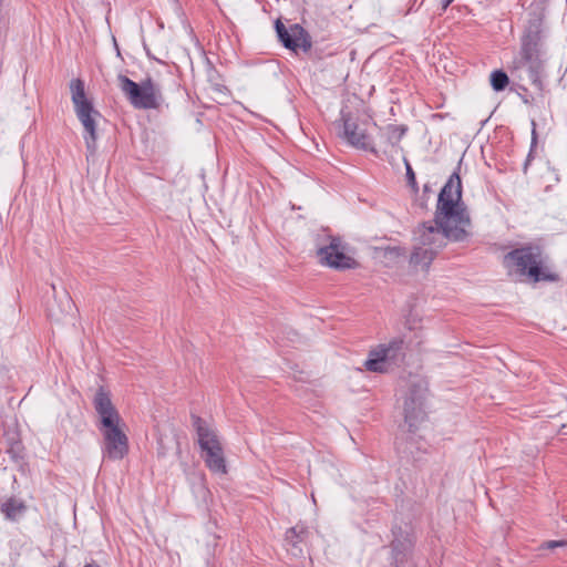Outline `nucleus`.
I'll return each instance as SVG.
<instances>
[{
	"label": "nucleus",
	"instance_id": "obj_1",
	"mask_svg": "<svg viewBox=\"0 0 567 567\" xmlns=\"http://www.w3.org/2000/svg\"><path fill=\"white\" fill-rule=\"evenodd\" d=\"M461 198V178L454 173L440 192L434 219L423 223L414 231L410 266L426 270L449 240L462 241L468 236L471 219Z\"/></svg>",
	"mask_w": 567,
	"mask_h": 567
},
{
	"label": "nucleus",
	"instance_id": "obj_2",
	"mask_svg": "<svg viewBox=\"0 0 567 567\" xmlns=\"http://www.w3.org/2000/svg\"><path fill=\"white\" fill-rule=\"evenodd\" d=\"M71 100L74 106V112L83 126V138L87 152L94 154L97 141V118L101 113L94 107L93 102L87 97L84 82L81 79H73L70 82Z\"/></svg>",
	"mask_w": 567,
	"mask_h": 567
},
{
	"label": "nucleus",
	"instance_id": "obj_3",
	"mask_svg": "<svg viewBox=\"0 0 567 567\" xmlns=\"http://www.w3.org/2000/svg\"><path fill=\"white\" fill-rule=\"evenodd\" d=\"M504 265L511 275L527 277L534 282L554 280L553 275L542 270L540 251L535 247L514 249L504 256Z\"/></svg>",
	"mask_w": 567,
	"mask_h": 567
},
{
	"label": "nucleus",
	"instance_id": "obj_4",
	"mask_svg": "<svg viewBox=\"0 0 567 567\" xmlns=\"http://www.w3.org/2000/svg\"><path fill=\"white\" fill-rule=\"evenodd\" d=\"M117 80L120 89L135 109L150 110L159 107L162 103L161 90L151 79H146L141 84H137L127 76L120 74Z\"/></svg>",
	"mask_w": 567,
	"mask_h": 567
},
{
	"label": "nucleus",
	"instance_id": "obj_5",
	"mask_svg": "<svg viewBox=\"0 0 567 567\" xmlns=\"http://www.w3.org/2000/svg\"><path fill=\"white\" fill-rule=\"evenodd\" d=\"M192 422L197 434L202 456L206 457V461H225L224 445L216 427L196 415L192 416Z\"/></svg>",
	"mask_w": 567,
	"mask_h": 567
},
{
	"label": "nucleus",
	"instance_id": "obj_6",
	"mask_svg": "<svg viewBox=\"0 0 567 567\" xmlns=\"http://www.w3.org/2000/svg\"><path fill=\"white\" fill-rule=\"evenodd\" d=\"M338 136L354 148L378 154L371 136L353 118L350 112L341 110L340 118L336 121Z\"/></svg>",
	"mask_w": 567,
	"mask_h": 567
},
{
	"label": "nucleus",
	"instance_id": "obj_7",
	"mask_svg": "<svg viewBox=\"0 0 567 567\" xmlns=\"http://www.w3.org/2000/svg\"><path fill=\"white\" fill-rule=\"evenodd\" d=\"M542 54L540 51L520 47L518 55L512 62V70L520 79H527L532 83L538 82L543 70Z\"/></svg>",
	"mask_w": 567,
	"mask_h": 567
},
{
	"label": "nucleus",
	"instance_id": "obj_8",
	"mask_svg": "<svg viewBox=\"0 0 567 567\" xmlns=\"http://www.w3.org/2000/svg\"><path fill=\"white\" fill-rule=\"evenodd\" d=\"M392 533L394 537L391 543L392 565L394 567H402L414 547L415 535L412 527L408 525L404 527L395 526Z\"/></svg>",
	"mask_w": 567,
	"mask_h": 567
},
{
	"label": "nucleus",
	"instance_id": "obj_9",
	"mask_svg": "<svg viewBox=\"0 0 567 567\" xmlns=\"http://www.w3.org/2000/svg\"><path fill=\"white\" fill-rule=\"evenodd\" d=\"M104 439L105 452L110 458L122 460L128 451V440L123 431L122 423L110 426H100Z\"/></svg>",
	"mask_w": 567,
	"mask_h": 567
},
{
	"label": "nucleus",
	"instance_id": "obj_10",
	"mask_svg": "<svg viewBox=\"0 0 567 567\" xmlns=\"http://www.w3.org/2000/svg\"><path fill=\"white\" fill-rule=\"evenodd\" d=\"M425 390L421 385L413 386L404 400V420L409 431L413 432L424 420L423 402Z\"/></svg>",
	"mask_w": 567,
	"mask_h": 567
},
{
	"label": "nucleus",
	"instance_id": "obj_11",
	"mask_svg": "<svg viewBox=\"0 0 567 567\" xmlns=\"http://www.w3.org/2000/svg\"><path fill=\"white\" fill-rule=\"evenodd\" d=\"M317 255L321 264L336 269H349L355 265L354 259L344 254L338 238H331L329 245L318 249Z\"/></svg>",
	"mask_w": 567,
	"mask_h": 567
},
{
	"label": "nucleus",
	"instance_id": "obj_12",
	"mask_svg": "<svg viewBox=\"0 0 567 567\" xmlns=\"http://www.w3.org/2000/svg\"><path fill=\"white\" fill-rule=\"evenodd\" d=\"M275 27L277 35L285 48L295 52L299 49L306 52L311 48L307 32L299 24H293L287 29L280 20H277Z\"/></svg>",
	"mask_w": 567,
	"mask_h": 567
},
{
	"label": "nucleus",
	"instance_id": "obj_13",
	"mask_svg": "<svg viewBox=\"0 0 567 567\" xmlns=\"http://www.w3.org/2000/svg\"><path fill=\"white\" fill-rule=\"evenodd\" d=\"M93 405L96 414L99 415L101 426H110L114 423H122V419L112 402L111 393L103 386L96 391Z\"/></svg>",
	"mask_w": 567,
	"mask_h": 567
},
{
	"label": "nucleus",
	"instance_id": "obj_14",
	"mask_svg": "<svg viewBox=\"0 0 567 567\" xmlns=\"http://www.w3.org/2000/svg\"><path fill=\"white\" fill-rule=\"evenodd\" d=\"M546 38L543 19L535 16L529 19L526 31L522 38V47L544 51V40Z\"/></svg>",
	"mask_w": 567,
	"mask_h": 567
},
{
	"label": "nucleus",
	"instance_id": "obj_15",
	"mask_svg": "<svg viewBox=\"0 0 567 567\" xmlns=\"http://www.w3.org/2000/svg\"><path fill=\"white\" fill-rule=\"evenodd\" d=\"M308 535L309 530L302 524H297L296 526L289 528L285 534L287 550H290L295 556L300 555L302 550L299 545L306 542Z\"/></svg>",
	"mask_w": 567,
	"mask_h": 567
},
{
	"label": "nucleus",
	"instance_id": "obj_16",
	"mask_svg": "<svg viewBox=\"0 0 567 567\" xmlns=\"http://www.w3.org/2000/svg\"><path fill=\"white\" fill-rule=\"evenodd\" d=\"M378 349L382 352V355L386 359L391 368L404 358L402 339H394L388 344H379Z\"/></svg>",
	"mask_w": 567,
	"mask_h": 567
},
{
	"label": "nucleus",
	"instance_id": "obj_17",
	"mask_svg": "<svg viewBox=\"0 0 567 567\" xmlns=\"http://www.w3.org/2000/svg\"><path fill=\"white\" fill-rule=\"evenodd\" d=\"M363 367L370 372L384 373L391 369L382 352L375 347L369 352L368 359L364 361Z\"/></svg>",
	"mask_w": 567,
	"mask_h": 567
},
{
	"label": "nucleus",
	"instance_id": "obj_18",
	"mask_svg": "<svg viewBox=\"0 0 567 567\" xmlns=\"http://www.w3.org/2000/svg\"><path fill=\"white\" fill-rule=\"evenodd\" d=\"M25 504L14 497L8 498L1 505V512L4 514V517L11 522L18 520V518H20L25 513Z\"/></svg>",
	"mask_w": 567,
	"mask_h": 567
},
{
	"label": "nucleus",
	"instance_id": "obj_19",
	"mask_svg": "<svg viewBox=\"0 0 567 567\" xmlns=\"http://www.w3.org/2000/svg\"><path fill=\"white\" fill-rule=\"evenodd\" d=\"M406 133V126L390 124L382 130L381 138L384 140V144L391 147L399 145L401 140Z\"/></svg>",
	"mask_w": 567,
	"mask_h": 567
},
{
	"label": "nucleus",
	"instance_id": "obj_20",
	"mask_svg": "<svg viewBox=\"0 0 567 567\" xmlns=\"http://www.w3.org/2000/svg\"><path fill=\"white\" fill-rule=\"evenodd\" d=\"M509 83L508 76L502 70L493 71L491 74V85L492 87L499 92L503 91Z\"/></svg>",
	"mask_w": 567,
	"mask_h": 567
},
{
	"label": "nucleus",
	"instance_id": "obj_21",
	"mask_svg": "<svg viewBox=\"0 0 567 567\" xmlns=\"http://www.w3.org/2000/svg\"><path fill=\"white\" fill-rule=\"evenodd\" d=\"M398 451L402 458L412 457L414 461H419L420 457L416 454L421 451V446L415 442H406L404 445H398Z\"/></svg>",
	"mask_w": 567,
	"mask_h": 567
},
{
	"label": "nucleus",
	"instance_id": "obj_22",
	"mask_svg": "<svg viewBox=\"0 0 567 567\" xmlns=\"http://www.w3.org/2000/svg\"><path fill=\"white\" fill-rule=\"evenodd\" d=\"M206 465L213 474L223 476L227 473L226 463H206Z\"/></svg>",
	"mask_w": 567,
	"mask_h": 567
},
{
	"label": "nucleus",
	"instance_id": "obj_23",
	"mask_svg": "<svg viewBox=\"0 0 567 567\" xmlns=\"http://www.w3.org/2000/svg\"><path fill=\"white\" fill-rule=\"evenodd\" d=\"M405 168H406V178H408V183L409 185L413 188V189H417L416 187V181H415V174L410 165V163L405 159Z\"/></svg>",
	"mask_w": 567,
	"mask_h": 567
},
{
	"label": "nucleus",
	"instance_id": "obj_24",
	"mask_svg": "<svg viewBox=\"0 0 567 567\" xmlns=\"http://www.w3.org/2000/svg\"><path fill=\"white\" fill-rule=\"evenodd\" d=\"M546 549H555L557 547H567V539L561 540H548L543 545Z\"/></svg>",
	"mask_w": 567,
	"mask_h": 567
},
{
	"label": "nucleus",
	"instance_id": "obj_25",
	"mask_svg": "<svg viewBox=\"0 0 567 567\" xmlns=\"http://www.w3.org/2000/svg\"><path fill=\"white\" fill-rule=\"evenodd\" d=\"M403 255H404V251L400 247H392V248L385 249V256L389 258H398Z\"/></svg>",
	"mask_w": 567,
	"mask_h": 567
},
{
	"label": "nucleus",
	"instance_id": "obj_26",
	"mask_svg": "<svg viewBox=\"0 0 567 567\" xmlns=\"http://www.w3.org/2000/svg\"><path fill=\"white\" fill-rule=\"evenodd\" d=\"M536 143H537V135H536V130L534 127L533 132H532V148H530V152L528 154V158L532 156V152H533V148L536 145Z\"/></svg>",
	"mask_w": 567,
	"mask_h": 567
},
{
	"label": "nucleus",
	"instance_id": "obj_27",
	"mask_svg": "<svg viewBox=\"0 0 567 567\" xmlns=\"http://www.w3.org/2000/svg\"><path fill=\"white\" fill-rule=\"evenodd\" d=\"M454 0H441V10L445 11Z\"/></svg>",
	"mask_w": 567,
	"mask_h": 567
}]
</instances>
